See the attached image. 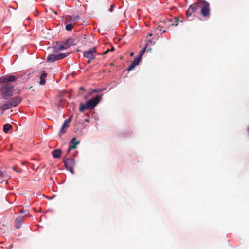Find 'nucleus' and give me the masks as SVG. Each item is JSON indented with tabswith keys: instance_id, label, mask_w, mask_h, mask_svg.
<instances>
[{
	"instance_id": "f257e3e1",
	"label": "nucleus",
	"mask_w": 249,
	"mask_h": 249,
	"mask_svg": "<svg viewBox=\"0 0 249 249\" xmlns=\"http://www.w3.org/2000/svg\"><path fill=\"white\" fill-rule=\"evenodd\" d=\"M17 79L16 77L12 75H6L0 78V92L3 99L8 100L13 96L15 86L11 82Z\"/></svg>"
},
{
	"instance_id": "f03ea898",
	"label": "nucleus",
	"mask_w": 249,
	"mask_h": 249,
	"mask_svg": "<svg viewBox=\"0 0 249 249\" xmlns=\"http://www.w3.org/2000/svg\"><path fill=\"white\" fill-rule=\"evenodd\" d=\"M102 95H96V97H93L89 101H87L85 104H81L79 108V111L82 112L85 109L91 110L95 108L97 104L100 102Z\"/></svg>"
},
{
	"instance_id": "7ed1b4c3",
	"label": "nucleus",
	"mask_w": 249,
	"mask_h": 249,
	"mask_svg": "<svg viewBox=\"0 0 249 249\" xmlns=\"http://www.w3.org/2000/svg\"><path fill=\"white\" fill-rule=\"evenodd\" d=\"M7 101L1 105V108L3 110H7L17 107L22 101L20 96H17L7 100Z\"/></svg>"
},
{
	"instance_id": "20e7f679",
	"label": "nucleus",
	"mask_w": 249,
	"mask_h": 249,
	"mask_svg": "<svg viewBox=\"0 0 249 249\" xmlns=\"http://www.w3.org/2000/svg\"><path fill=\"white\" fill-rule=\"evenodd\" d=\"M201 14L204 17H209L210 14V4L206 1L200 0Z\"/></svg>"
},
{
	"instance_id": "39448f33",
	"label": "nucleus",
	"mask_w": 249,
	"mask_h": 249,
	"mask_svg": "<svg viewBox=\"0 0 249 249\" xmlns=\"http://www.w3.org/2000/svg\"><path fill=\"white\" fill-rule=\"evenodd\" d=\"M70 53H60L58 54H52L49 55L47 58V62L53 63L55 61L66 58Z\"/></svg>"
},
{
	"instance_id": "423d86ee",
	"label": "nucleus",
	"mask_w": 249,
	"mask_h": 249,
	"mask_svg": "<svg viewBox=\"0 0 249 249\" xmlns=\"http://www.w3.org/2000/svg\"><path fill=\"white\" fill-rule=\"evenodd\" d=\"M65 166L71 173L74 174L73 167L75 165V161L73 158L65 159L64 160Z\"/></svg>"
},
{
	"instance_id": "0eeeda50",
	"label": "nucleus",
	"mask_w": 249,
	"mask_h": 249,
	"mask_svg": "<svg viewBox=\"0 0 249 249\" xmlns=\"http://www.w3.org/2000/svg\"><path fill=\"white\" fill-rule=\"evenodd\" d=\"M97 52L96 47H93L89 50H86L83 53V56L87 59H94L96 58L95 53Z\"/></svg>"
},
{
	"instance_id": "6e6552de",
	"label": "nucleus",
	"mask_w": 249,
	"mask_h": 249,
	"mask_svg": "<svg viewBox=\"0 0 249 249\" xmlns=\"http://www.w3.org/2000/svg\"><path fill=\"white\" fill-rule=\"evenodd\" d=\"M80 143V142L76 141L75 138H72L69 143V147L67 151V154H68L71 150L72 149H75L77 145Z\"/></svg>"
},
{
	"instance_id": "1a4fd4ad",
	"label": "nucleus",
	"mask_w": 249,
	"mask_h": 249,
	"mask_svg": "<svg viewBox=\"0 0 249 249\" xmlns=\"http://www.w3.org/2000/svg\"><path fill=\"white\" fill-rule=\"evenodd\" d=\"M200 0H199L198 2L192 4L189 6V9L190 10L189 11H191L193 13L194 12H195V11H196L198 10V9L200 7Z\"/></svg>"
},
{
	"instance_id": "9d476101",
	"label": "nucleus",
	"mask_w": 249,
	"mask_h": 249,
	"mask_svg": "<svg viewBox=\"0 0 249 249\" xmlns=\"http://www.w3.org/2000/svg\"><path fill=\"white\" fill-rule=\"evenodd\" d=\"M23 217H24L19 216L16 218L14 225L17 229H19L21 227L23 223Z\"/></svg>"
},
{
	"instance_id": "9b49d317",
	"label": "nucleus",
	"mask_w": 249,
	"mask_h": 249,
	"mask_svg": "<svg viewBox=\"0 0 249 249\" xmlns=\"http://www.w3.org/2000/svg\"><path fill=\"white\" fill-rule=\"evenodd\" d=\"M69 127V124L64 121L62 124L61 129L59 131V135L61 136L63 134L66 133V131L65 130V128H67Z\"/></svg>"
},
{
	"instance_id": "f8f14e48",
	"label": "nucleus",
	"mask_w": 249,
	"mask_h": 249,
	"mask_svg": "<svg viewBox=\"0 0 249 249\" xmlns=\"http://www.w3.org/2000/svg\"><path fill=\"white\" fill-rule=\"evenodd\" d=\"M52 155L54 158H59L61 155V150L59 149H55L52 152Z\"/></svg>"
},
{
	"instance_id": "ddd939ff",
	"label": "nucleus",
	"mask_w": 249,
	"mask_h": 249,
	"mask_svg": "<svg viewBox=\"0 0 249 249\" xmlns=\"http://www.w3.org/2000/svg\"><path fill=\"white\" fill-rule=\"evenodd\" d=\"M47 76V73H45V71H43L40 77V84L43 85L46 83V80L45 79V77Z\"/></svg>"
},
{
	"instance_id": "4468645a",
	"label": "nucleus",
	"mask_w": 249,
	"mask_h": 249,
	"mask_svg": "<svg viewBox=\"0 0 249 249\" xmlns=\"http://www.w3.org/2000/svg\"><path fill=\"white\" fill-rule=\"evenodd\" d=\"M12 125L9 123H7L3 125V130L4 133H7L10 129H12Z\"/></svg>"
},
{
	"instance_id": "2eb2a0df",
	"label": "nucleus",
	"mask_w": 249,
	"mask_h": 249,
	"mask_svg": "<svg viewBox=\"0 0 249 249\" xmlns=\"http://www.w3.org/2000/svg\"><path fill=\"white\" fill-rule=\"evenodd\" d=\"M104 89H94L93 90H92L91 92H89V93H88V94L87 95V96H85V99L87 98L88 97L92 95V94L93 93H98V92H102L103 91H104Z\"/></svg>"
},
{
	"instance_id": "dca6fc26",
	"label": "nucleus",
	"mask_w": 249,
	"mask_h": 249,
	"mask_svg": "<svg viewBox=\"0 0 249 249\" xmlns=\"http://www.w3.org/2000/svg\"><path fill=\"white\" fill-rule=\"evenodd\" d=\"M65 22L66 23H75L73 21V18L71 16L67 15L65 17Z\"/></svg>"
},
{
	"instance_id": "f3484780",
	"label": "nucleus",
	"mask_w": 249,
	"mask_h": 249,
	"mask_svg": "<svg viewBox=\"0 0 249 249\" xmlns=\"http://www.w3.org/2000/svg\"><path fill=\"white\" fill-rule=\"evenodd\" d=\"M74 42H75V40L74 39H72V38H69L68 39L67 41L66 42L65 44H66V45L68 47H71V46H72V45H75V43H74Z\"/></svg>"
},
{
	"instance_id": "a211bd4d",
	"label": "nucleus",
	"mask_w": 249,
	"mask_h": 249,
	"mask_svg": "<svg viewBox=\"0 0 249 249\" xmlns=\"http://www.w3.org/2000/svg\"><path fill=\"white\" fill-rule=\"evenodd\" d=\"M155 31L157 35H159V34H162V33H165L166 32L165 30H163L162 27H161L160 26H159L156 28H155Z\"/></svg>"
},
{
	"instance_id": "6ab92c4d",
	"label": "nucleus",
	"mask_w": 249,
	"mask_h": 249,
	"mask_svg": "<svg viewBox=\"0 0 249 249\" xmlns=\"http://www.w3.org/2000/svg\"><path fill=\"white\" fill-rule=\"evenodd\" d=\"M75 24L74 23H67L66 25L65 29L66 30L68 31H71L72 29L74 28Z\"/></svg>"
},
{
	"instance_id": "aec40b11",
	"label": "nucleus",
	"mask_w": 249,
	"mask_h": 249,
	"mask_svg": "<svg viewBox=\"0 0 249 249\" xmlns=\"http://www.w3.org/2000/svg\"><path fill=\"white\" fill-rule=\"evenodd\" d=\"M146 50H147L148 51H150L151 50V48L150 47H148V44H146L145 47L143 48V49L142 50L141 53L139 55H141V58L142 57V55L145 52Z\"/></svg>"
},
{
	"instance_id": "412c9836",
	"label": "nucleus",
	"mask_w": 249,
	"mask_h": 249,
	"mask_svg": "<svg viewBox=\"0 0 249 249\" xmlns=\"http://www.w3.org/2000/svg\"><path fill=\"white\" fill-rule=\"evenodd\" d=\"M67 47H68L66 45V44L65 45H60L57 48H55V51L56 52V51H59L62 50L66 49L67 48Z\"/></svg>"
},
{
	"instance_id": "4be33fe9",
	"label": "nucleus",
	"mask_w": 249,
	"mask_h": 249,
	"mask_svg": "<svg viewBox=\"0 0 249 249\" xmlns=\"http://www.w3.org/2000/svg\"><path fill=\"white\" fill-rule=\"evenodd\" d=\"M141 60V55H139L138 57L136 58L132 62V64H134L135 66L139 64Z\"/></svg>"
},
{
	"instance_id": "5701e85b",
	"label": "nucleus",
	"mask_w": 249,
	"mask_h": 249,
	"mask_svg": "<svg viewBox=\"0 0 249 249\" xmlns=\"http://www.w3.org/2000/svg\"><path fill=\"white\" fill-rule=\"evenodd\" d=\"M173 21H172V25H174L176 26L178 25V21L179 20V18L175 17L173 18Z\"/></svg>"
},
{
	"instance_id": "b1692460",
	"label": "nucleus",
	"mask_w": 249,
	"mask_h": 249,
	"mask_svg": "<svg viewBox=\"0 0 249 249\" xmlns=\"http://www.w3.org/2000/svg\"><path fill=\"white\" fill-rule=\"evenodd\" d=\"M13 169L17 172L20 173L22 172V170L19 167H18V166L17 165L14 166L13 167Z\"/></svg>"
},
{
	"instance_id": "393cba45",
	"label": "nucleus",
	"mask_w": 249,
	"mask_h": 249,
	"mask_svg": "<svg viewBox=\"0 0 249 249\" xmlns=\"http://www.w3.org/2000/svg\"><path fill=\"white\" fill-rule=\"evenodd\" d=\"M6 176V172L4 171H0V178H5Z\"/></svg>"
},
{
	"instance_id": "a878e982",
	"label": "nucleus",
	"mask_w": 249,
	"mask_h": 249,
	"mask_svg": "<svg viewBox=\"0 0 249 249\" xmlns=\"http://www.w3.org/2000/svg\"><path fill=\"white\" fill-rule=\"evenodd\" d=\"M135 66H136L134 64H132L131 63V64L129 65V66L127 68V71H131L132 70H133L134 68V67Z\"/></svg>"
},
{
	"instance_id": "bb28decb",
	"label": "nucleus",
	"mask_w": 249,
	"mask_h": 249,
	"mask_svg": "<svg viewBox=\"0 0 249 249\" xmlns=\"http://www.w3.org/2000/svg\"><path fill=\"white\" fill-rule=\"evenodd\" d=\"M72 18H73V21H74L75 24L78 21V20L80 18L78 15H77V16L73 17Z\"/></svg>"
},
{
	"instance_id": "cd10ccee",
	"label": "nucleus",
	"mask_w": 249,
	"mask_h": 249,
	"mask_svg": "<svg viewBox=\"0 0 249 249\" xmlns=\"http://www.w3.org/2000/svg\"><path fill=\"white\" fill-rule=\"evenodd\" d=\"M29 213V211L26 210H20V213L21 214H28Z\"/></svg>"
},
{
	"instance_id": "c85d7f7f",
	"label": "nucleus",
	"mask_w": 249,
	"mask_h": 249,
	"mask_svg": "<svg viewBox=\"0 0 249 249\" xmlns=\"http://www.w3.org/2000/svg\"><path fill=\"white\" fill-rule=\"evenodd\" d=\"M72 117V115H71L68 119L66 120L65 122L69 124V123L71 121Z\"/></svg>"
},
{
	"instance_id": "c756f323",
	"label": "nucleus",
	"mask_w": 249,
	"mask_h": 249,
	"mask_svg": "<svg viewBox=\"0 0 249 249\" xmlns=\"http://www.w3.org/2000/svg\"><path fill=\"white\" fill-rule=\"evenodd\" d=\"M190 11L189 9L188 8V9L186 11V15H187L188 17L189 16H192V14H193V12H192L191 11Z\"/></svg>"
},
{
	"instance_id": "7c9ffc66",
	"label": "nucleus",
	"mask_w": 249,
	"mask_h": 249,
	"mask_svg": "<svg viewBox=\"0 0 249 249\" xmlns=\"http://www.w3.org/2000/svg\"><path fill=\"white\" fill-rule=\"evenodd\" d=\"M146 40L147 41V43H146V44H148V46L149 45V44H151L153 43L152 40H150V39H148V38H147Z\"/></svg>"
},
{
	"instance_id": "2f4dec72",
	"label": "nucleus",
	"mask_w": 249,
	"mask_h": 249,
	"mask_svg": "<svg viewBox=\"0 0 249 249\" xmlns=\"http://www.w3.org/2000/svg\"><path fill=\"white\" fill-rule=\"evenodd\" d=\"M109 51H110V49H107L106 51H105L103 53V55H105V54H107V53Z\"/></svg>"
},
{
	"instance_id": "473e14b6",
	"label": "nucleus",
	"mask_w": 249,
	"mask_h": 249,
	"mask_svg": "<svg viewBox=\"0 0 249 249\" xmlns=\"http://www.w3.org/2000/svg\"><path fill=\"white\" fill-rule=\"evenodd\" d=\"M93 59H88V61H87V63L88 64H89L91 62V60H92Z\"/></svg>"
},
{
	"instance_id": "72a5a7b5",
	"label": "nucleus",
	"mask_w": 249,
	"mask_h": 249,
	"mask_svg": "<svg viewBox=\"0 0 249 249\" xmlns=\"http://www.w3.org/2000/svg\"><path fill=\"white\" fill-rule=\"evenodd\" d=\"M80 90H84V88L83 87H80L79 88Z\"/></svg>"
},
{
	"instance_id": "f704fd0d",
	"label": "nucleus",
	"mask_w": 249,
	"mask_h": 249,
	"mask_svg": "<svg viewBox=\"0 0 249 249\" xmlns=\"http://www.w3.org/2000/svg\"><path fill=\"white\" fill-rule=\"evenodd\" d=\"M114 50V48L112 47L110 50V51H113Z\"/></svg>"
},
{
	"instance_id": "c9c22d12",
	"label": "nucleus",
	"mask_w": 249,
	"mask_h": 249,
	"mask_svg": "<svg viewBox=\"0 0 249 249\" xmlns=\"http://www.w3.org/2000/svg\"><path fill=\"white\" fill-rule=\"evenodd\" d=\"M133 55H134V53L133 52L131 53L130 56H133Z\"/></svg>"
},
{
	"instance_id": "e433bc0d",
	"label": "nucleus",
	"mask_w": 249,
	"mask_h": 249,
	"mask_svg": "<svg viewBox=\"0 0 249 249\" xmlns=\"http://www.w3.org/2000/svg\"><path fill=\"white\" fill-rule=\"evenodd\" d=\"M148 35H149V36H152V33H149Z\"/></svg>"
},
{
	"instance_id": "4c0bfd02",
	"label": "nucleus",
	"mask_w": 249,
	"mask_h": 249,
	"mask_svg": "<svg viewBox=\"0 0 249 249\" xmlns=\"http://www.w3.org/2000/svg\"><path fill=\"white\" fill-rule=\"evenodd\" d=\"M248 133L249 134V127L248 128Z\"/></svg>"
},
{
	"instance_id": "58836bf2",
	"label": "nucleus",
	"mask_w": 249,
	"mask_h": 249,
	"mask_svg": "<svg viewBox=\"0 0 249 249\" xmlns=\"http://www.w3.org/2000/svg\"><path fill=\"white\" fill-rule=\"evenodd\" d=\"M113 65V63H111V64H110V65H111V66H112Z\"/></svg>"
}]
</instances>
